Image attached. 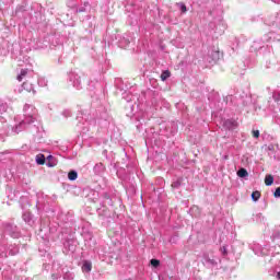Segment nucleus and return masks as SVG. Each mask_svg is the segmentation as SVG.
<instances>
[{
  "label": "nucleus",
  "instance_id": "f257e3e1",
  "mask_svg": "<svg viewBox=\"0 0 280 280\" xmlns=\"http://www.w3.org/2000/svg\"><path fill=\"white\" fill-rule=\"evenodd\" d=\"M36 108L32 105H25L24 106V119L15 126L13 129L16 135L21 132L22 130H25L31 124H34L36 121Z\"/></svg>",
  "mask_w": 280,
  "mask_h": 280
},
{
  "label": "nucleus",
  "instance_id": "f03ea898",
  "mask_svg": "<svg viewBox=\"0 0 280 280\" xmlns=\"http://www.w3.org/2000/svg\"><path fill=\"white\" fill-rule=\"evenodd\" d=\"M23 89H25V91H27L28 93H33V95H36V90L32 86V84L24 82L23 83Z\"/></svg>",
  "mask_w": 280,
  "mask_h": 280
},
{
  "label": "nucleus",
  "instance_id": "7ed1b4c3",
  "mask_svg": "<svg viewBox=\"0 0 280 280\" xmlns=\"http://www.w3.org/2000/svg\"><path fill=\"white\" fill-rule=\"evenodd\" d=\"M203 264H207L208 266H215V260L209 258V255H203Z\"/></svg>",
  "mask_w": 280,
  "mask_h": 280
},
{
  "label": "nucleus",
  "instance_id": "20e7f679",
  "mask_svg": "<svg viewBox=\"0 0 280 280\" xmlns=\"http://www.w3.org/2000/svg\"><path fill=\"white\" fill-rule=\"evenodd\" d=\"M92 268H93V265L91 264V261L83 262V266H82L83 272H91Z\"/></svg>",
  "mask_w": 280,
  "mask_h": 280
},
{
  "label": "nucleus",
  "instance_id": "39448f33",
  "mask_svg": "<svg viewBox=\"0 0 280 280\" xmlns=\"http://www.w3.org/2000/svg\"><path fill=\"white\" fill-rule=\"evenodd\" d=\"M272 183H275V177L272 175H266L265 185H267V187H270V185H272Z\"/></svg>",
  "mask_w": 280,
  "mask_h": 280
},
{
  "label": "nucleus",
  "instance_id": "423d86ee",
  "mask_svg": "<svg viewBox=\"0 0 280 280\" xmlns=\"http://www.w3.org/2000/svg\"><path fill=\"white\" fill-rule=\"evenodd\" d=\"M224 126L225 128H228L229 130H233V128H235L236 122L233 120H225L224 121Z\"/></svg>",
  "mask_w": 280,
  "mask_h": 280
},
{
  "label": "nucleus",
  "instance_id": "0eeeda50",
  "mask_svg": "<svg viewBox=\"0 0 280 280\" xmlns=\"http://www.w3.org/2000/svg\"><path fill=\"white\" fill-rule=\"evenodd\" d=\"M237 176L238 178H246V176H248V171H246V168H241L237 171Z\"/></svg>",
  "mask_w": 280,
  "mask_h": 280
},
{
  "label": "nucleus",
  "instance_id": "6e6552de",
  "mask_svg": "<svg viewBox=\"0 0 280 280\" xmlns=\"http://www.w3.org/2000/svg\"><path fill=\"white\" fill-rule=\"evenodd\" d=\"M36 163L37 165H45V155L44 154L36 155Z\"/></svg>",
  "mask_w": 280,
  "mask_h": 280
},
{
  "label": "nucleus",
  "instance_id": "1a4fd4ad",
  "mask_svg": "<svg viewBox=\"0 0 280 280\" xmlns=\"http://www.w3.org/2000/svg\"><path fill=\"white\" fill-rule=\"evenodd\" d=\"M68 178H69V180H77V179H78V172H75V171H70V172L68 173Z\"/></svg>",
  "mask_w": 280,
  "mask_h": 280
},
{
  "label": "nucleus",
  "instance_id": "9d476101",
  "mask_svg": "<svg viewBox=\"0 0 280 280\" xmlns=\"http://www.w3.org/2000/svg\"><path fill=\"white\" fill-rule=\"evenodd\" d=\"M171 75H172V73L170 72V70L163 71L161 74L162 82H165V80H167V78H170Z\"/></svg>",
  "mask_w": 280,
  "mask_h": 280
},
{
  "label": "nucleus",
  "instance_id": "9b49d317",
  "mask_svg": "<svg viewBox=\"0 0 280 280\" xmlns=\"http://www.w3.org/2000/svg\"><path fill=\"white\" fill-rule=\"evenodd\" d=\"M259 198H261V192H259V190H256L252 194V199L254 200V202H257Z\"/></svg>",
  "mask_w": 280,
  "mask_h": 280
},
{
  "label": "nucleus",
  "instance_id": "f8f14e48",
  "mask_svg": "<svg viewBox=\"0 0 280 280\" xmlns=\"http://www.w3.org/2000/svg\"><path fill=\"white\" fill-rule=\"evenodd\" d=\"M27 75V70H21V73L18 75V81L23 82V78Z\"/></svg>",
  "mask_w": 280,
  "mask_h": 280
},
{
  "label": "nucleus",
  "instance_id": "ddd939ff",
  "mask_svg": "<svg viewBox=\"0 0 280 280\" xmlns=\"http://www.w3.org/2000/svg\"><path fill=\"white\" fill-rule=\"evenodd\" d=\"M8 110H10V107L8 106V104H1L0 105V113H8Z\"/></svg>",
  "mask_w": 280,
  "mask_h": 280
},
{
  "label": "nucleus",
  "instance_id": "4468645a",
  "mask_svg": "<svg viewBox=\"0 0 280 280\" xmlns=\"http://www.w3.org/2000/svg\"><path fill=\"white\" fill-rule=\"evenodd\" d=\"M150 264L153 268H159V266H161V261L159 259H151Z\"/></svg>",
  "mask_w": 280,
  "mask_h": 280
},
{
  "label": "nucleus",
  "instance_id": "2eb2a0df",
  "mask_svg": "<svg viewBox=\"0 0 280 280\" xmlns=\"http://www.w3.org/2000/svg\"><path fill=\"white\" fill-rule=\"evenodd\" d=\"M178 7H179V10H182L183 14H185V12H187V5H185V3L179 2Z\"/></svg>",
  "mask_w": 280,
  "mask_h": 280
},
{
  "label": "nucleus",
  "instance_id": "dca6fc26",
  "mask_svg": "<svg viewBox=\"0 0 280 280\" xmlns=\"http://www.w3.org/2000/svg\"><path fill=\"white\" fill-rule=\"evenodd\" d=\"M272 98L275 100V102H280V92H273Z\"/></svg>",
  "mask_w": 280,
  "mask_h": 280
},
{
  "label": "nucleus",
  "instance_id": "f3484780",
  "mask_svg": "<svg viewBox=\"0 0 280 280\" xmlns=\"http://www.w3.org/2000/svg\"><path fill=\"white\" fill-rule=\"evenodd\" d=\"M173 189H178L180 187V180H176L172 184Z\"/></svg>",
  "mask_w": 280,
  "mask_h": 280
},
{
  "label": "nucleus",
  "instance_id": "a211bd4d",
  "mask_svg": "<svg viewBox=\"0 0 280 280\" xmlns=\"http://www.w3.org/2000/svg\"><path fill=\"white\" fill-rule=\"evenodd\" d=\"M253 138L254 139H259V130H254L253 131Z\"/></svg>",
  "mask_w": 280,
  "mask_h": 280
},
{
  "label": "nucleus",
  "instance_id": "6ab92c4d",
  "mask_svg": "<svg viewBox=\"0 0 280 280\" xmlns=\"http://www.w3.org/2000/svg\"><path fill=\"white\" fill-rule=\"evenodd\" d=\"M273 196L275 198H280V187L276 189V191L273 192Z\"/></svg>",
  "mask_w": 280,
  "mask_h": 280
},
{
  "label": "nucleus",
  "instance_id": "aec40b11",
  "mask_svg": "<svg viewBox=\"0 0 280 280\" xmlns=\"http://www.w3.org/2000/svg\"><path fill=\"white\" fill-rule=\"evenodd\" d=\"M221 253L224 256L229 255V252L226 250V246L221 247Z\"/></svg>",
  "mask_w": 280,
  "mask_h": 280
},
{
  "label": "nucleus",
  "instance_id": "412c9836",
  "mask_svg": "<svg viewBox=\"0 0 280 280\" xmlns=\"http://www.w3.org/2000/svg\"><path fill=\"white\" fill-rule=\"evenodd\" d=\"M73 84H74V86H75L77 89H81V86H80V80H79V79H77V80L73 82Z\"/></svg>",
  "mask_w": 280,
  "mask_h": 280
},
{
  "label": "nucleus",
  "instance_id": "4be33fe9",
  "mask_svg": "<svg viewBox=\"0 0 280 280\" xmlns=\"http://www.w3.org/2000/svg\"><path fill=\"white\" fill-rule=\"evenodd\" d=\"M63 279L71 280V279H73V276H71V275H69V273H66V275L63 276Z\"/></svg>",
  "mask_w": 280,
  "mask_h": 280
},
{
  "label": "nucleus",
  "instance_id": "5701e85b",
  "mask_svg": "<svg viewBox=\"0 0 280 280\" xmlns=\"http://www.w3.org/2000/svg\"><path fill=\"white\" fill-rule=\"evenodd\" d=\"M267 150H269V152H273V151H275V145L269 144V145L267 147Z\"/></svg>",
  "mask_w": 280,
  "mask_h": 280
},
{
  "label": "nucleus",
  "instance_id": "b1692460",
  "mask_svg": "<svg viewBox=\"0 0 280 280\" xmlns=\"http://www.w3.org/2000/svg\"><path fill=\"white\" fill-rule=\"evenodd\" d=\"M47 165H48V167H56V163H54V162H48Z\"/></svg>",
  "mask_w": 280,
  "mask_h": 280
},
{
  "label": "nucleus",
  "instance_id": "393cba45",
  "mask_svg": "<svg viewBox=\"0 0 280 280\" xmlns=\"http://www.w3.org/2000/svg\"><path fill=\"white\" fill-rule=\"evenodd\" d=\"M97 167H104V165H103L102 163L96 164V165L94 166V170H97Z\"/></svg>",
  "mask_w": 280,
  "mask_h": 280
},
{
  "label": "nucleus",
  "instance_id": "a878e982",
  "mask_svg": "<svg viewBox=\"0 0 280 280\" xmlns=\"http://www.w3.org/2000/svg\"><path fill=\"white\" fill-rule=\"evenodd\" d=\"M11 237H18V235L14 233H11Z\"/></svg>",
  "mask_w": 280,
  "mask_h": 280
},
{
  "label": "nucleus",
  "instance_id": "bb28decb",
  "mask_svg": "<svg viewBox=\"0 0 280 280\" xmlns=\"http://www.w3.org/2000/svg\"><path fill=\"white\" fill-rule=\"evenodd\" d=\"M277 279H280V271L277 273Z\"/></svg>",
  "mask_w": 280,
  "mask_h": 280
},
{
  "label": "nucleus",
  "instance_id": "cd10ccee",
  "mask_svg": "<svg viewBox=\"0 0 280 280\" xmlns=\"http://www.w3.org/2000/svg\"><path fill=\"white\" fill-rule=\"evenodd\" d=\"M214 55L220 56V52H219V51H215Z\"/></svg>",
  "mask_w": 280,
  "mask_h": 280
},
{
  "label": "nucleus",
  "instance_id": "c85d7f7f",
  "mask_svg": "<svg viewBox=\"0 0 280 280\" xmlns=\"http://www.w3.org/2000/svg\"><path fill=\"white\" fill-rule=\"evenodd\" d=\"M51 159H54V156L49 155V156H48V160H51Z\"/></svg>",
  "mask_w": 280,
  "mask_h": 280
},
{
  "label": "nucleus",
  "instance_id": "c756f323",
  "mask_svg": "<svg viewBox=\"0 0 280 280\" xmlns=\"http://www.w3.org/2000/svg\"><path fill=\"white\" fill-rule=\"evenodd\" d=\"M277 3H280V0L276 1Z\"/></svg>",
  "mask_w": 280,
  "mask_h": 280
},
{
  "label": "nucleus",
  "instance_id": "7c9ffc66",
  "mask_svg": "<svg viewBox=\"0 0 280 280\" xmlns=\"http://www.w3.org/2000/svg\"><path fill=\"white\" fill-rule=\"evenodd\" d=\"M7 231H10V228H7Z\"/></svg>",
  "mask_w": 280,
  "mask_h": 280
}]
</instances>
